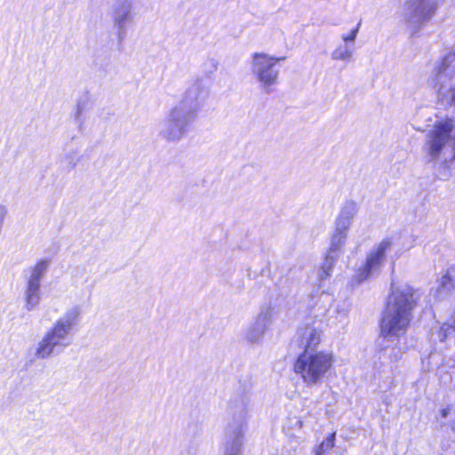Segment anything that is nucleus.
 Listing matches in <instances>:
<instances>
[{"label": "nucleus", "mask_w": 455, "mask_h": 455, "mask_svg": "<svg viewBox=\"0 0 455 455\" xmlns=\"http://www.w3.org/2000/svg\"><path fill=\"white\" fill-rule=\"evenodd\" d=\"M440 0H409L404 7V20L414 32L435 14Z\"/></svg>", "instance_id": "obj_13"}, {"label": "nucleus", "mask_w": 455, "mask_h": 455, "mask_svg": "<svg viewBox=\"0 0 455 455\" xmlns=\"http://www.w3.org/2000/svg\"><path fill=\"white\" fill-rule=\"evenodd\" d=\"M142 5V0H116L111 9V20L116 38L123 42L128 29L135 24V18Z\"/></svg>", "instance_id": "obj_11"}, {"label": "nucleus", "mask_w": 455, "mask_h": 455, "mask_svg": "<svg viewBox=\"0 0 455 455\" xmlns=\"http://www.w3.org/2000/svg\"><path fill=\"white\" fill-rule=\"evenodd\" d=\"M300 441L299 439L290 440L286 451H283L281 455H294L299 447Z\"/></svg>", "instance_id": "obj_26"}, {"label": "nucleus", "mask_w": 455, "mask_h": 455, "mask_svg": "<svg viewBox=\"0 0 455 455\" xmlns=\"http://www.w3.org/2000/svg\"><path fill=\"white\" fill-rule=\"evenodd\" d=\"M380 330L384 338L400 337L404 334L417 305L416 291L407 283L391 284Z\"/></svg>", "instance_id": "obj_1"}, {"label": "nucleus", "mask_w": 455, "mask_h": 455, "mask_svg": "<svg viewBox=\"0 0 455 455\" xmlns=\"http://www.w3.org/2000/svg\"><path fill=\"white\" fill-rule=\"evenodd\" d=\"M336 433L330 434L323 443L318 446L315 454L316 455H324L328 451H330L334 446Z\"/></svg>", "instance_id": "obj_23"}, {"label": "nucleus", "mask_w": 455, "mask_h": 455, "mask_svg": "<svg viewBox=\"0 0 455 455\" xmlns=\"http://www.w3.org/2000/svg\"><path fill=\"white\" fill-rule=\"evenodd\" d=\"M209 95V84L204 78L196 79L186 91L182 100L176 104L177 108H185L194 112L197 117L201 106Z\"/></svg>", "instance_id": "obj_15"}, {"label": "nucleus", "mask_w": 455, "mask_h": 455, "mask_svg": "<svg viewBox=\"0 0 455 455\" xmlns=\"http://www.w3.org/2000/svg\"><path fill=\"white\" fill-rule=\"evenodd\" d=\"M354 54V47L350 44H340L331 52V59L334 60L349 61Z\"/></svg>", "instance_id": "obj_22"}, {"label": "nucleus", "mask_w": 455, "mask_h": 455, "mask_svg": "<svg viewBox=\"0 0 455 455\" xmlns=\"http://www.w3.org/2000/svg\"><path fill=\"white\" fill-rule=\"evenodd\" d=\"M250 402L249 395L245 393H236L230 398L228 410L231 420L225 431L223 455H243Z\"/></svg>", "instance_id": "obj_6"}, {"label": "nucleus", "mask_w": 455, "mask_h": 455, "mask_svg": "<svg viewBox=\"0 0 455 455\" xmlns=\"http://www.w3.org/2000/svg\"><path fill=\"white\" fill-rule=\"evenodd\" d=\"M65 160L68 165L75 167L79 161V156L76 151H69L66 154Z\"/></svg>", "instance_id": "obj_27"}, {"label": "nucleus", "mask_w": 455, "mask_h": 455, "mask_svg": "<svg viewBox=\"0 0 455 455\" xmlns=\"http://www.w3.org/2000/svg\"><path fill=\"white\" fill-rule=\"evenodd\" d=\"M358 212V206L353 201L346 202L344 206L341 208L336 220L335 229L339 232L347 231L352 224V221Z\"/></svg>", "instance_id": "obj_19"}, {"label": "nucleus", "mask_w": 455, "mask_h": 455, "mask_svg": "<svg viewBox=\"0 0 455 455\" xmlns=\"http://www.w3.org/2000/svg\"><path fill=\"white\" fill-rule=\"evenodd\" d=\"M448 414H449V409L448 408L443 409L441 411V416L443 418H446Z\"/></svg>", "instance_id": "obj_28"}, {"label": "nucleus", "mask_w": 455, "mask_h": 455, "mask_svg": "<svg viewBox=\"0 0 455 455\" xmlns=\"http://www.w3.org/2000/svg\"><path fill=\"white\" fill-rule=\"evenodd\" d=\"M78 307L68 309L52 326L44 332L35 351V356L44 360L60 355L72 343V333L80 323Z\"/></svg>", "instance_id": "obj_2"}, {"label": "nucleus", "mask_w": 455, "mask_h": 455, "mask_svg": "<svg viewBox=\"0 0 455 455\" xmlns=\"http://www.w3.org/2000/svg\"><path fill=\"white\" fill-rule=\"evenodd\" d=\"M393 244L391 238L387 237L375 245L366 256L365 262L359 267L349 279V285L355 287L377 274L384 266L386 253Z\"/></svg>", "instance_id": "obj_10"}, {"label": "nucleus", "mask_w": 455, "mask_h": 455, "mask_svg": "<svg viewBox=\"0 0 455 455\" xmlns=\"http://www.w3.org/2000/svg\"><path fill=\"white\" fill-rule=\"evenodd\" d=\"M347 237V233L339 232L335 229L331 235V245L328 250V252L340 256L342 253V248L345 245Z\"/></svg>", "instance_id": "obj_20"}, {"label": "nucleus", "mask_w": 455, "mask_h": 455, "mask_svg": "<svg viewBox=\"0 0 455 455\" xmlns=\"http://www.w3.org/2000/svg\"><path fill=\"white\" fill-rule=\"evenodd\" d=\"M89 108V97L84 95L77 100L76 118L79 119L84 111Z\"/></svg>", "instance_id": "obj_24"}, {"label": "nucleus", "mask_w": 455, "mask_h": 455, "mask_svg": "<svg viewBox=\"0 0 455 455\" xmlns=\"http://www.w3.org/2000/svg\"><path fill=\"white\" fill-rule=\"evenodd\" d=\"M319 316H320V314L315 313V317H319Z\"/></svg>", "instance_id": "obj_31"}, {"label": "nucleus", "mask_w": 455, "mask_h": 455, "mask_svg": "<svg viewBox=\"0 0 455 455\" xmlns=\"http://www.w3.org/2000/svg\"><path fill=\"white\" fill-rule=\"evenodd\" d=\"M455 78V52H450L438 63L430 76L431 84L438 88L440 93L444 91Z\"/></svg>", "instance_id": "obj_17"}, {"label": "nucleus", "mask_w": 455, "mask_h": 455, "mask_svg": "<svg viewBox=\"0 0 455 455\" xmlns=\"http://www.w3.org/2000/svg\"><path fill=\"white\" fill-rule=\"evenodd\" d=\"M452 128L451 121L439 122L428 132L426 146L430 156L429 162L435 163L439 158L443 148L450 139Z\"/></svg>", "instance_id": "obj_16"}, {"label": "nucleus", "mask_w": 455, "mask_h": 455, "mask_svg": "<svg viewBox=\"0 0 455 455\" xmlns=\"http://www.w3.org/2000/svg\"><path fill=\"white\" fill-rule=\"evenodd\" d=\"M333 364L331 353L323 351H303L294 363V372L307 387L323 383Z\"/></svg>", "instance_id": "obj_7"}, {"label": "nucleus", "mask_w": 455, "mask_h": 455, "mask_svg": "<svg viewBox=\"0 0 455 455\" xmlns=\"http://www.w3.org/2000/svg\"><path fill=\"white\" fill-rule=\"evenodd\" d=\"M339 258V256L337 254L327 252L324 261L321 266L318 273L320 281H323L331 275L333 267Z\"/></svg>", "instance_id": "obj_21"}, {"label": "nucleus", "mask_w": 455, "mask_h": 455, "mask_svg": "<svg viewBox=\"0 0 455 455\" xmlns=\"http://www.w3.org/2000/svg\"><path fill=\"white\" fill-rule=\"evenodd\" d=\"M211 62H212L213 69L216 70L217 69V62L215 60H212Z\"/></svg>", "instance_id": "obj_29"}, {"label": "nucleus", "mask_w": 455, "mask_h": 455, "mask_svg": "<svg viewBox=\"0 0 455 455\" xmlns=\"http://www.w3.org/2000/svg\"><path fill=\"white\" fill-rule=\"evenodd\" d=\"M273 309L264 307L242 331V339L249 344H259L272 324Z\"/></svg>", "instance_id": "obj_14"}, {"label": "nucleus", "mask_w": 455, "mask_h": 455, "mask_svg": "<svg viewBox=\"0 0 455 455\" xmlns=\"http://www.w3.org/2000/svg\"><path fill=\"white\" fill-rule=\"evenodd\" d=\"M451 99L453 102L455 103V88L451 91Z\"/></svg>", "instance_id": "obj_30"}, {"label": "nucleus", "mask_w": 455, "mask_h": 455, "mask_svg": "<svg viewBox=\"0 0 455 455\" xmlns=\"http://www.w3.org/2000/svg\"><path fill=\"white\" fill-rule=\"evenodd\" d=\"M49 267L46 259L39 260L27 270L26 283L23 291L24 308L34 310L41 300V283Z\"/></svg>", "instance_id": "obj_12"}, {"label": "nucleus", "mask_w": 455, "mask_h": 455, "mask_svg": "<svg viewBox=\"0 0 455 455\" xmlns=\"http://www.w3.org/2000/svg\"><path fill=\"white\" fill-rule=\"evenodd\" d=\"M361 26V22H359L355 28H353L347 35H342L341 38L346 44L353 45L355 43L357 34L359 32V28Z\"/></svg>", "instance_id": "obj_25"}, {"label": "nucleus", "mask_w": 455, "mask_h": 455, "mask_svg": "<svg viewBox=\"0 0 455 455\" xmlns=\"http://www.w3.org/2000/svg\"><path fill=\"white\" fill-rule=\"evenodd\" d=\"M285 59V57H275L264 52L252 54L251 72L265 92H273L274 87L278 84L280 71L276 66L279 61Z\"/></svg>", "instance_id": "obj_9"}, {"label": "nucleus", "mask_w": 455, "mask_h": 455, "mask_svg": "<svg viewBox=\"0 0 455 455\" xmlns=\"http://www.w3.org/2000/svg\"><path fill=\"white\" fill-rule=\"evenodd\" d=\"M78 307L68 309L52 326L44 332L35 351V356L44 360L60 355L72 343V333L80 323Z\"/></svg>", "instance_id": "obj_4"}, {"label": "nucleus", "mask_w": 455, "mask_h": 455, "mask_svg": "<svg viewBox=\"0 0 455 455\" xmlns=\"http://www.w3.org/2000/svg\"><path fill=\"white\" fill-rule=\"evenodd\" d=\"M78 307L68 309L52 326L44 332L35 351V356L44 360L60 355L72 343V333L80 323Z\"/></svg>", "instance_id": "obj_3"}, {"label": "nucleus", "mask_w": 455, "mask_h": 455, "mask_svg": "<svg viewBox=\"0 0 455 455\" xmlns=\"http://www.w3.org/2000/svg\"><path fill=\"white\" fill-rule=\"evenodd\" d=\"M78 307L68 309L52 326L44 332L35 351V356L44 360L60 355L72 343V333L80 323Z\"/></svg>", "instance_id": "obj_5"}, {"label": "nucleus", "mask_w": 455, "mask_h": 455, "mask_svg": "<svg viewBox=\"0 0 455 455\" xmlns=\"http://www.w3.org/2000/svg\"><path fill=\"white\" fill-rule=\"evenodd\" d=\"M298 342L304 351H315L321 342V331L314 326H306L298 331Z\"/></svg>", "instance_id": "obj_18"}, {"label": "nucleus", "mask_w": 455, "mask_h": 455, "mask_svg": "<svg viewBox=\"0 0 455 455\" xmlns=\"http://www.w3.org/2000/svg\"><path fill=\"white\" fill-rule=\"evenodd\" d=\"M196 119L193 111L173 106L161 123L159 136L168 143L178 144L187 136Z\"/></svg>", "instance_id": "obj_8"}]
</instances>
